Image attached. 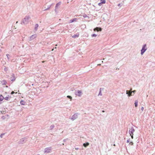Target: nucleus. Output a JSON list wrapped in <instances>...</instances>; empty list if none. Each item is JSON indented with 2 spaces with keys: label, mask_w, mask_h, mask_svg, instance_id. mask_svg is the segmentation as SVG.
Returning <instances> with one entry per match:
<instances>
[{
  "label": "nucleus",
  "mask_w": 155,
  "mask_h": 155,
  "mask_svg": "<svg viewBox=\"0 0 155 155\" xmlns=\"http://www.w3.org/2000/svg\"><path fill=\"white\" fill-rule=\"evenodd\" d=\"M147 45L146 44H144L142 47L141 50V54L143 55V53L147 50Z\"/></svg>",
  "instance_id": "nucleus-1"
},
{
  "label": "nucleus",
  "mask_w": 155,
  "mask_h": 155,
  "mask_svg": "<svg viewBox=\"0 0 155 155\" xmlns=\"http://www.w3.org/2000/svg\"><path fill=\"white\" fill-rule=\"evenodd\" d=\"M136 91L135 90H134L133 91H129L128 90H127L126 91V94H127L128 96V97H130L132 95V92H133L134 93L136 92Z\"/></svg>",
  "instance_id": "nucleus-2"
},
{
  "label": "nucleus",
  "mask_w": 155,
  "mask_h": 155,
  "mask_svg": "<svg viewBox=\"0 0 155 155\" xmlns=\"http://www.w3.org/2000/svg\"><path fill=\"white\" fill-rule=\"evenodd\" d=\"M51 147H47L45 149L44 152V153H49L51 152Z\"/></svg>",
  "instance_id": "nucleus-3"
},
{
  "label": "nucleus",
  "mask_w": 155,
  "mask_h": 155,
  "mask_svg": "<svg viewBox=\"0 0 155 155\" xmlns=\"http://www.w3.org/2000/svg\"><path fill=\"white\" fill-rule=\"evenodd\" d=\"M135 131V130L134 129V127H131V128L129 130V133L130 134H133L134 132Z\"/></svg>",
  "instance_id": "nucleus-4"
},
{
  "label": "nucleus",
  "mask_w": 155,
  "mask_h": 155,
  "mask_svg": "<svg viewBox=\"0 0 155 155\" xmlns=\"http://www.w3.org/2000/svg\"><path fill=\"white\" fill-rule=\"evenodd\" d=\"M75 94L78 96H81L82 94V91H81L78 90L77 91L75 92Z\"/></svg>",
  "instance_id": "nucleus-5"
},
{
  "label": "nucleus",
  "mask_w": 155,
  "mask_h": 155,
  "mask_svg": "<svg viewBox=\"0 0 155 155\" xmlns=\"http://www.w3.org/2000/svg\"><path fill=\"white\" fill-rule=\"evenodd\" d=\"M106 3L105 0H101L100 2L98 3V5L101 6L103 4H105Z\"/></svg>",
  "instance_id": "nucleus-6"
},
{
  "label": "nucleus",
  "mask_w": 155,
  "mask_h": 155,
  "mask_svg": "<svg viewBox=\"0 0 155 155\" xmlns=\"http://www.w3.org/2000/svg\"><path fill=\"white\" fill-rule=\"evenodd\" d=\"M30 18V17L29 16H26L24 18L23 22L24 23H25L26 21H28Z\"/></svg>",
  "instance_id": "nucleus-7"
},
{
  "label": "nucleus",
  "mask_w": 155,
  "mask_h": 155,
  "mask_svg": "<svg viewBox=\"0 0 155 155\" xmlns=\"http://www.w3.org/2000/svg\"><path fill=\"white\" fill-rule=\"evenodd\" d=\"M11 98V97L8 95L7 96L5 97L4 99L8 101Z\"/></svg>",
  "instance_id": "nucleus-8"
},
{
  "label": "nucleus",
  "mask_w": 155,
  "mask_h": 155,
  "mask_svg": "<svg viewBox=\"0 0 155 155\" xmlns=\"http://www.w3.org/2000/svg\"><path fill=\"white\" fill-rule=\"evenodd\" d=\"M104 88H100V91H99V94H98V96H99V95L101 96V95H102V94H101V91H103L104 90Z\"/></svg>",
  "instance_id": "nucleus-9"
},
{
  "label": "nucleus",
  "mask_w": 155,
  "mask_h": 155,
  "mask_svg": "<svg viewBox=\"0 0 155 155\" xmlns=\"http://www.w3.org/2000/svg\"><path fill=\"white\" fill-rule=\"evenodd\" d=\"M77 117V115L76 114H74L72 117L71 119L73 120H74L76 119Z\"/></svg>",
  "instance_id": "nucleus-10"
},
{
  "label": "nucleus",
  "mask_w": 155,
  "mask_h": 155,
  "mask_svg": "<svg viewBox=\"0 0 155 155\" xmlns=\"http://www.w3.org/2000/svg\"><path fill=\"white\" fill-rule=\"evenodd\" d=\"M61 4V2H59L58 3L56 4V5L55 6V8L56 9H57L58 7L60 6Z\"/></svg>",
  "instance_id": "nucleus-11"
},
{
  "label": "nucleus",
  "mask_w": 155,
  "mask_h": 155,
  "mask_svg": "<svg viewBox=\"0 0 155 155\" xmlns=\"http://www.w3.org/2000/svg\"><path fill=\"white\" fill-rule=\"evenodd\" d=\"M89 145V143H84L83 144V146L84 147H86L87 146H88Z\"/></svg>",
  "instance_id": "nucleus-12"
},
{
  "label": "nucleus",
  "mask_w": 155,
  "mask_h": 155,
  "mask_svg": "<svg viewBox=\"0 0 155 155\" xmlns=\"http://www.w3.org/2000/svg\"><path fill=\"white\" fill-rule=\"evenodd\" d=\"M138 101L137 100H136L135 101V103H134V104H135V106L136 107H137L138 106Z\"/></svg>",
  "instance_id": "nucleus-13"
},
{
  "label": "nucleus",
  "mask_w": 155,
  "mask_h": 155,
  "mask_svg": "<svg viewBox=\"0 0 155 155\" xmlns=\"http://www.w3.org/2000/svg\"><path fill=\"white\" fill-rule=\"evenodd\" d=\"M38 27V24H36L35 25V30H37Z\"/></svg>",
  "instance_id": "nucleus-14"
},
{
  "label": "nucleus",
  "mask_w": 155,
  "mask_h": 155,
  "mask_svg": "<svg viewBox=\"0 0 155 155\" xmlns=\"http://www.w3.org/2000/svg\"><path fill=\"white\" fill-rule=\"evenodd\" d=\"M20 104L21 105H24L25 104V102L24 101L21 100L20 102Z\"/></svg>",
  "instance_id": "nucleus-15"
},
{
  "label": "nucleus",
  "mask_w": 155,
  "mask_h": 155,
  "mask_svg": "<svg viewBox=\"0 0 155 155\" xmlns=\"http://www.w3.org/2000/svg\"><path fill=\"white\" fill-rule=\"evenodd\" d=\"M76 18H75L73 19L72 20H70V23H72V22H74V21H76Z\"/></svg>",
  "instance_id": "nucleus-16"
},
{
  "label": "nucleus",
  "mask_w": 155,
  "mask_h": 155,
  "mask_svg": "<svg viewBox=\"0 0 155 155\" xmlns=\"http://www.w3.org/2000/svg\"><path fill=\"white\" fill-rule=\"evenodd\" d=\"M97 32L99 31H101L102 30V28L100 27H97Z\"/></svg>",
  "instance_id": "nucleus-17"
},
{
  "label": "nucleus",
  "mask_w": 155,
  "mask_h": 155,
  "mask_svg": "<svg viewBox=\"0 0 155 155\" xmlns=\"http://www.w3.org/2000/svg\"><path fill=\"white\" fill-rule=\"evenodd\" d=\"M79 36V35H74L72 36V37L73 38H75L76 37H78Z\"/></svg>",
  "instance_id": "nucleus-18"
},
{
  "label": "nucleus",
  "mask_w": 155,
  "mask_h": 155,
  "mask_svg": "<svg viewBox=\"0 0 155 155\" xmlns=\"http://www.w3.org/2000/svg\"><path fill=\"white\" fill-rule=\"evenodd\" d=\"M2 83L3 84H6V82L5 80H3L2 81Z\"/></svg>",
  "instance_id": "nucleus-19"
},
{
  "label": "nucleus",
  "mask_w": 155,
  "mask_h": 155,
  "mask_svg": "<svg viewBox=\"0 0 155 155\" xmlns=\"http://www.w3.org/2000/svg\"><path fill=\"white\" fill-rule=\"evenodd\" d=\"M4 98V97L1 95L0 98V101H2L3 99Z\"/></svg>",
  "instance_id": "nucleus-20"
},
{
  "label": "nucleus",
  "mask_w": 155,
  "mask_h": 155,
  "mask_svg": "<svg viewBox=\"0 0 155 155\" xmlns=\"http://www.w3.org/2000/svg\"><path fill=\"white\" fill-rule=\"evenodd\" d=\"M67 97L70 99H71H71L72 98V97L71 96H67Z\"/></svg>",
  "instance_id": "nucleus-21"
},
{
  "label": "nucleus",
  "mask_w": 155,
  "mask_h": 155,
  "mask_svg": "<svg viewBox=\"0 0 155 155\" xmlns=\"http://www.w3.org/2000/svg\"><path fill=\"white\" fill-rule=\"evenodd\" d=\"M15 93L16 94V93H17V92H15L14 91H12L11 92V94H14V93Z\"/></svg>",
  "instance_id": "nucleus-22"
},
{
  "label": "nucleus",
  "mask_w": 155,
  "mask_h": 155,
  "mask_svg": "<svg viewBox=\"0 0 155 155\" xmlns=\"http://www.w3.org/2000/svg\"><path fill=\"white\" fill-rule=\"evenodd\" d=\"M97 35L95 34H94L92 35V37H96V36Z\"/></svg>",
  "instance_id": "nucleus-23"
},
{
  "label": "nucleus",
  "mask_w": 155,
  "mask_h": 155,
  "mask_svg": "<svg viewBox=\"0 0 155 155\" xmlns=\"http://www.w3.org/2000/svg\"><path fill=\"white\" fill-rule=\"evenodd\" d=\"M130 136L131 137L132 139H133V134H130Z\"/></svg>",
  "instance_id": "nucleus-24"
},
{
  "label": "nucleus",
  "mask_w": 155,
  "mask_h": 155,
  "mask_svg": "<svg viewBox=\"0 0 155 155\" xmlns=\"http://www.w3.org/2000/svg\"><path fill=\"white\" fill-rule=\"evenodd\" d=\"M130 144H131V145H133L134 144L132 142H130L129 143Z\"/></svg>",
  "instance_id": "nucleus-25"
},
{
  "label": "nucleus",
  "mask_w": 155,
  "mask_h": 155,
  "mask_svg": "<svg viewBox=\"0 0 155 155\" xmlns=\"http://www.w3.org/2000/svg\"><path fill=\"white\" fill-rule=\"evenodd\" d=\"M129 142H130V139H129L127 140V143H129Z\"/></svg>",
  "instance_id": "nucleus-26"
},
{
  "label": "nucleus",
  "mask_w": 155,
  "mask_h": 155,
  "mask_svg": "<svg viewBox=\"0 0 155 155\" xmlns=\"http://www.w3.org/2000/svg\"><path fill=\"white\" fill-rule=\"evenodd\" d=\"M143 109H144L143 107H142L141 108V110H142V111H143Z\"/></svg>",
  "instance_id": "nucleus-27"
},
{
  "label": "nucleus",
  "mask_w": 155,
  "mask_h": 155,
  "mask_svg": "<svg viewBox=\"0 0 155 155\" xmlns=\"http://www.w3.org/2000/svg\"><path fill=\"white\" fill-rule=\"evenodd\" d=\"M118 6L119 7L121 6V5L120 4H118Z\"/></svg>",
  "instance_id": "nucleus-28"
},
{
  "label": "nucleus",
  "mask_w": 155,
  "mask_h": 155,
  "mask_svg": "<svg viewBox=\"0 0 155 155\" xmlns=\"http://www.w3.org/2000/svg\"><path fill=\"white\" fill-rule=\"evenodd\" d=\"M96 30H97V27L95 28L94 29V31H95Z\"/></svg>",
  "instance_id": "nucleus-29"
},
{
  "label": "nucleus",
  "mask_w": 155,
  "mask_h": 155,
  "mask_svg": "<svg viewBox=\"0 0 155 155\" xmlns=\"http://www.w3.org/2000/svg\"><path fill=\"white\" fill-rule=\"evenodd\" d=\"M4 116H3V117H2V118L4 119Z\"/></svg>",
  "instance_id": "nucleus-30"
},
{
  "label": "nucleus",
  "mask_w": 155,
  "mask_h": 155,
  "mask_svg": "<svg viewBox=\"0 0 155 155\" xmlns=\"http://www.w3.org/2000/svg\"><path fill=\"white\" fill-rule=\"evenodd\" d=\"M105 112V111H104V110H102V112Z\"/></svg>",
  "instance_id": "nucleus-31"
},
{
  "label": "nucleus",
  "mask_w": 155,
  "mask_h": 155,
  "mask_svg": "<svg viewBox=\"0 0 155 155\" xmlns=\"http://www.w3.org/2000/svg\"><path fill=\"white\" fill-rule=\"evenodd\" d=\"M8 57V55H9V54H7L6 55Z\"/></svg>",
  "instance_id": "nucleus-32"
},
{
  "label": "nucleus",
  "mask_w": 155,
  "mask_h": 155,
  "mask_svg": "<svg viewBox=\"0 0 155 155\" xmlns=\"http://www.w3.org/2000/svg\"><path fill=\"white\" fill-rule=\"evenodd\" d=\"M101 65V64H97V66H98V65Z\"/></svg>",
  "instance_id": "nucleus-33"
},
{
  "label": "nucleus",
  "mask_w": 155,
  "mask_h": 155,
  "mask_svg": "<svg viewBox=\"0 0 155 155\" xmlns=\"http://www.w3.org/2000/svg\"><path fill=\"white\" fill-rule=\"evenodd\" d=\"M132 90V89H131H131H130V91H131Z\"/></svg>",
  "instance_id": "nucleus-34"
},
{
  "label": "nucleus",
  "mask_w": 155,
  "mask_h": 155,
  "mask_svg": "<svg viewBox=\"0 0 155 155\" xmlns=\"http://www.w3.org/2000/svg\"><path fill=\"white\" fill-rule=\"evenodd\" d=\"M54 50V49H53L52 50V51H53Z\"/></svg>",
  "instance_id": "nucleus-35"
},
{
  "label": "nucleus",
  "mask_w": 155,
  "mask_h": 155,
  "mask_svg": "<svg viewBox=\"0 0 155 155\" xmlns=\"http://www.w3.org/2000/svg\"><path fill=\"white\" fill-rule=\"evenodd\" d=\"M34 35H32L31 37H33V36Z\"/></svg>",
  "instance_id": "nucleus-36"
},
{
  "label": "nucleus",
  "mask_w": 155,
  "mask_h": 155,
  "mask_svg": "<svg viewBox=\"0 0 155 155\" xmlns=\"http://www.w3.org/2000/svg\"><path fill=\"white\" fill-rule=\"evenodd\" d=\"M44 61H42V62H44Z\"/></svg>",
  "instance_id": "nucleus-37"
},
{
  "label": "nucleus",
  "mask_w": 155,
  "mask_h": 155,
  "mask_svg": "<svg viewBox=\"0 0 155 155\" xmlns=\"http://www.w3.org/2000/svg\"><path fill=\"white\" fill-rule=\"evenodd\" d=\"M154 38L155 39V37Z\"/></svg>",
  "instance_id": "nucleus-38"
}]
</instances>
